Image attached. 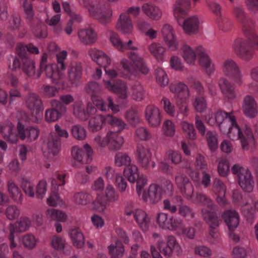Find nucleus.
I'll return each mask as SVG.
<instances>
[{
    "label": "nucleus",
    "mask_w": 258,
    "mask_h": 258,
    "mask_svg": "<svg viewBox=\"0 0 258 258\" xmlns=\"http://www.w3.org/2000/svg\"><path fill=\"white\" fill-rule=\"evenodd\" d=\"M217 124L220 130L226 133L232 140H239L243 151H252L256 147L252 129L248 125L241 128L232 112L218 111L215 114Z\"/></svg>",
    "instance_id": "f257e3e1"
},
{
    "label": "nucleus",
    "mask_w": 258,
    "mask_h": 258,
    "mask_svg": "<svg viewBox=\"0 0 258 258\" xmlns=\"http://www.w3.org/2000/svg\"><path fill=\"white\" fill-rule=\"evenodd\" d=\"M253 26L248 27L245 31L242 30L246 39L238 38L232 44V48L236 55L245 60L252 58L253 49L258 50V35L253 31Z\"/></svg>",
    "instance_id": "f03ea898"
},
{
    "label": "nucleus",
    "mask_w": 258,
    "mask_h": 258,
    "mask_svg": "<svg viewBox=\"0 0 258 258\" xmlns=\"http://www.w3.org/2000/svg\"><path fill=\"white\" fill-rule=\"evenodd\" d=\"M95 0H81L80 3L87 7L90 14L102 24L110 21L112 12L111 9L103 2L95 4Z\"/></svg>",
    "instance_id": "7ed1b4c3"
},
{
    "label": "nucleus",
    "mask_w": 258,
    "mask_h": 258,
    "mask_svg": "<svg viewBox=\"0 0 258 258\" xmlns=\"http://www.w3.org/2000/svg\"><path fill=\"white\" fill-rule=\"evenodd\" d=\"M88 54L90 58L98 65L105 69V72L108 77L114 79L118 76L117 72L114 69H107L110 66L111 60L110 58L103 51L95 48L89 49Z\"/></svg>",
    "instance_id": "20e7f679"
},
{
    "label": "nucleus",
    "mask_w": 258,
    "mask_h": 258,
    "mask_svg": "<svg viewBox=\"0 0 258 258\" xmlns=\"http://www.w3.org/2000/svg\"><path fill=\"white\" fill-rule=\"evenodd\" d=\"M231 171L233 174L238 176V183L241 188L245 191H251L253 187L254 181L250 171L238 164L234 165Z\"/></svg>",
    "instance_id": "39448f33"
},
{
    "label": "nucleus",
    "mask_w": 258,
    "mask_h": 258,
    "mask_svg": "<svg viewBox=\"0 0 258 258\" xmlns=\"http://www.w3.org/2000/svg\"><path fill=\"white\" fill-rule=\"evenodd\" d=\"M221 68L224 75L231 79L233 84L238 86L242 85V75L239 67L233 59L227 58L224 60Z\"/></svg>",
    "instance_id": "423d86ee"
},
{
    "label": "nucleus",
    "mask_w": 258,
    "mask_h": 258,
    "mask_svg": "<svg viewBox=\"0 0 258 258\" xmlns=\"http://www.w3.org/2000/svg\"><path fill=\"white\" fill-rule=\"evenodd\" d=\"M119 200V195L115 188L110 184L106 185L105 190V196H97L93 204L94 207L99 211H103L110 203H116Z\"/></svg>",
    "instance_id": "0eeeda50"
},
{
    "label": "nucleus",
    "mask_w": 258,
    "mask_h": 258,
    "mask_svg": "<svg viewBox=\"0 0 258 258\" xmlns=\"http://www.w3.org/2000/svg\"><path fill=\"white\" fill-rule=\"evenodd\" d=\"M157 223L159 227L164 230L176 231L180 230L182 226V220L174 218L173 216L165 213H160L156 218Z\"/></svg>",
    "instance_id": "6e6552de"
},
{
    "label": "nucleus",
    "mask_w": 258,
    "mask_h": 258,
    "mask_svg": "<svg viewBox=\"0 0 258 258\" xmlns=\"http://www.w3.org/2000/svg\"><path fill=\"white\" fill-rule=\"evenodd\" d=\"M51 108L47 109L45 113V119L47 122H55L60 119L67 112L66 106L56 99L50 101Z\"/></svg>",
    "instance_id": "1a4fd4ad"
},
{
    "label": "nucleus",
    "mask_w": 258,
    "mask_h": 258,
    "mask_svg": "<svg viewBox=\"0 0 258 258\" xmlns=\"http://www.w3.org/2000/svg\"><path fill=\"white\" fill-rule=\"evenodd\" d=\"M85 90L92 96L93 102L96 107L101 111H106L105 102L99 97L103 91L102 86L98 83L92 81L87 85Z\"/></svg>",
    "instance_id": "9d476101"
},
{
    "label": "nucleus",
    "mask_w": 258,
    "mask_h": 258,
    "mask_svg": "<svg viewBox=\"0 0 258 258\" xmlns=\"http://www.w3.org/2000/svg\"><path fill=\"white\" fill-rule=\"evenodd\" d=\"M164 244L163 240L158 241V248L163 255L167 257L171 256L173 253L179 254L182 252V248L173 236H168L166 240V245L163 246Z\"/></svg>",
    "instance_id": "9b49d317"
},
{
    "label": "nucleus",
    "mask_w": 258,
    "mask_h": 258,
    "mask_svg": "<svg viewBox=\"0 0 258 258\" xmlns=\"http://www.w3.org/2000/svg\"><path fill=\"white\" fill-rule=\"evenodd\" d=\"M175 182L182 195L187 199H190L194 189L188 177L183 173H178L175 176Z\"/></svg>",
    "instance_id": "f8f14e48"
},
{
    "label": "nucleus",
    "mask_w": 258,
    "mask_h": 258,
    "mask_svg": "<svg viewBox=\"0 0 258 258\" xmlns=\"http://www.w3.org/2000/svg\"><path fill=\"white\" fill-rule=\"evenodd\" d=\"M136 153L139 163L142 168L149 169L150 166L155 167V163L152 161V155L149 148L139 145L137 147Z\"/></svg>",
    "instance_id": "ddd939ff"
},
{
    "label": "nucleus",
    "mask_w": 258,
    "mask_h": 258,
    "mask_svg": "<svg viewBox=\"0 0 258 258\" xmlns=\"http://www.w3.org/2000/svg\"><path fill=\"white\" fill-rule=\"evenodd\" d=\"M26 105L32 115L37 118L40 114H42L43 107L41 99L39 96L34 93H30L25 100Z\"/></svg>",
    "instance_id": "4468645a"
},
{
    "label": "nucleus",
    "mask_w": 258,
    "mask_h": 258,
    "mask_svg": "<svg viewBox=\"0 0 258 258\" xmlns=\"http://www.w3.org/2000/svg\"><path fill=\"white\" fill-rule=\"evenodd\" d=\"M200 47H203V46L200 45L192 47L187 44H184L181 46L180 54L187 64L190 66L196 64L197 57L199 55V52L198 50Z\"/></svg>",
    "instance_id": "2eb2a0df"
},
{
    "label": "nucleus",
    "mask_w": 258,
    "mask_h": 258,
    "mask_svg": "<svg viewBox=\"0 0 258 258\" xmlns=\"http://www.w3.org/2000/svg\"><path fill=\"white\" fill-rule=\"evenodd\" d=\"M198 50L199 52L198 62L200 66L208 76H211L215 71L214 63L205 48L200 47Z\"/></svg>",
    "instance_id": "dca6fc26"
},
{
    "label": "nucleus",
    "mask_w": 258,
    "mask_h": 258,
    "mask_svg": "<svg viewBox=\"0 0 258 258\" xmlns=\"http://www.w3.org/2000/svg\"><path fill=\"white\" fill-rule=\"evenodd\" d=\"M162 197L161 187L155 183L150 185L148 190L143 192L142 200L148 203L155 204L158 203Z\"/></svg>",
    "instance_id": "f3484780"
},
{
    "label": "nucleus",
    "mask_w": 258,
    "mask_h": 258,
    "mask_svg": "<svg viewBox=\"0 0 258 258\" xmlns=\"http://www.w3.org/2000/svg\"><path fill=\"white\" fill-rule=\"evenodd\" d=\"M242 108L244 114L247 117L253 118L256 116L258 112V104L253 96L246 95L243 97Z\"/></svg>",
    "instance_id": "a211bd4d"
},
{
    "label": "nucleus",
    "mask_w": 258,
    "mask_h": 258,
    "mask_svg": "<svg viewBox=\"0 0 258 258\" xmlns=\"http://www.w3.org/2000/svg\"><path fill=\"white\" fill-rule=\"evenodd\" d=\"M145 119L149 125L152 127L159 126L161 124V117L159 109L153 105L147 106L144 111Z\"/></svg>",
    "instance_id": "6ab92c4d"
},
{
    "label": "nucleus",
    "mask_w": 258,
    "mask_h": 258,
    "mask_svg": "<svg viewBox=\"0 0 258 258\" xmlns=\"http://www.w3.org/2000/svg\"><path fill=\"white\" fill-rule=\"evenodd\" d=\"M1 133L4 139L11 144L17 143L20 138L18 128H16L13 124L10 121L7 122L2 126Z\"/></svg>",
    "instance_id": "aec40b11"
},
{
    "label": "nucleus",
    "mask_w": 258,
    "mask_h": 258,
    "mask_svg": "<svg viewBox=\"0 0 258 258\" xmlns=\"http://www.w3.org/2000/svg\"><path fill=\"white\" fill-rule=\"evenodd\" d=\"M78 36L80 42L85 45H91L97 39V34L91 28L81 29L78 31Z\"/></svg>",
    "instance_id": "412c9836"
},
{
    "label": "nucleus",
    "mask_w": 258,
    "mask_h": 258,
    "mask_svg": "<svg viewBox=\"0 0 258 258\" xmlns=\"http://www.w3.org/2000/svg\"><path fill=\"white\" fill-rule=\"evenodd\" d=\"M116 28L118 31L124 34H130L133 32L134 26L132 20L126 13H121Z\"/></svg>",
    "instance_id": "4be33fe9"
},
{
    "label": "nucleus",
    "mask_w": 258,
    "mask_h": 258,
    "mask_svg": "<svg viewBox=\"0 0 258 258\" xmlns=\"http://www.w3.org/2000/svg\"><path fill=\"white\" fill-rule=\"evenodd\" d=\"M141 9L143 13L152 20H159L162 17L163 14L161 10L152 3H144L142 5Z\"/></svg>",
    "instance_id": "5701e85b"
},
{
    "label": "nucleus",
    "mask_w": 258,
    "mask_h": 258,
    "mask_svg": "<svg viewBox=\"0 0 258 258\" xmlns=\"http://www.w3.org/2000/svg\"><path fill=\"white\" fill-rule=\"evenodd\" d=\"M74 115L81 120H86L90 114L95 111L93 107L88 105L86 107L81 102H76L73 106Z\"/></svg>",
    "instance_id": "b1692460"
},
{
    "label": "nucleus",
    "mask_w": 258,
    "mask_h": 258,
    "mask_svg": "<svg viewBox=\"0 0 258 258\" xmlns=\"http://www.w3.org/2000/svg\"><path fill=\"white\" fill-rule=\"evenodd\" d=\"M222 217L230 231H234L238 227L239 216L235 210H226L223 213Z\"/></svg>",
    "instance_id": "393cba45"
},
{
    "label": "nucleus",
    "mask_w": 258,
    "mask_h": 258,
    "mask_svg": "<svg viewBox=\"0 0 258 258\" xmlns=\"http://www.w3.org/2000/svg\"><path fill=\"white\" fill-rule=\"evenodd\" d=\"M191 7L189 0H177L173 5V12L174 17L179 19L186 16Z\"/></svg>",
    "instance_id": "a878e982"
},
{
    "label": "nucleus",
    "mask_w": 258,
    "mask_h": 258,
    "mask_svg": "<svg viewBox=\"0 0 258 258\" xmlns=\"http://www.w3.org/2000/svg\"><path fill=\"white\" fill-rule=\"evenodd\" d=\"M119 133L109 131L107 133L108 139V148L111 151H118L121 149L124 139L121 136L118 135Z\"/></svg>",
    "instance_id": "bb28decb"
},
{
    "label": "nucleus",
    "mask_w": 258,
    "mask_h": 258,
    "mask_svg": "<svg viewBox=\"0 0 258 258\" xmlns=\"http://www.w3.org/2000/svg\"><path fill=\"white\" fill-rule=\"evenodd\" d=\"M45 144L46 146L49 154L55 156L59 152L60 148V138L54 133L49 134L45 141Z\"/></svg>",
    "instance_id": "cd10ccee"
},
{
    "label": "nucleus",
    "mask_w": 258,
    "mask_h": 258,
    "mask_svg": "<svg viewBox=\"0 0 258 258\" xmlns=\"http://www.w3.org/2000/svg\"><path fill=\"white\" fill-rule=\"evenodd\" d=\"M170 91L175 94L176 100H188L190 94L187 86L183 83L172 84L170 86Z\"/></svg>",
    "instance_id": "c85d7f7f"
},
{
    "label": "nucleus",
    "mask_w": 258,
    "mask_h": 258,
    "mask_svg": "<svg viewBox=\"0 0 258 258\" xmlns=\"http://www.w3.org/2000/svg\"><path fill=\"white\" fill-rule=\"evenodd\" d=\"M7 192L13 201L18 204H21L24 196L20 188L12 180H10L7 183Z\"/></svg>",
    "instance_id": "c756f323"
},
{
    "label": "nucleus",
    "mask_w": 258,
    "mask_h": 258,
    "mask_svg": "<svg viewBox=\"0 0 258 258\" xmlns=\"http://www.w3.org/2000/svg\"><path fill=\"white\" fill-rule=\"evenodd\" d=\"M128 58L132 61L133 66L136 68L137 72L141 74L146 75L149 72V69L147 67L144 58L138 53L132 52L129 54Z\"/></svg>",
    "instance_id": "7c9ffc66"
},
{
    "label": "nucleus",
    "mask_w": 258,
    "mask_h": 258,
    "mask_svg": "<svg viewBox=\"0 0 258 258\" xmlns=\"http://www.w3.org/2000/svg\"><path fill=\"white\" fill-rule=\"evenodd\" d=\"M18 131L20 138L23 141L26 139L30 141L35 140L39 134V130L37 127H29L25 128L24 125L20 123H18Z\"/></svg>",
    "instance_id": "2f4dec72"
},
{
    "label": "nucleus",
    "mask_w": 258,
    "mask_h": 258,
    "mask_svg": "<svg viewBox=\"0 0 258 258\" xmlns=\"http://www.w3.org/2000/svg\"><path fill=\"white\" fill-rule=\"evenodd\" d=\"M199 19L196 16L185 19L181 26L184 33L189 35L197 33L199 29Z\"/></svg>",
    "instance_id": "473e14b6"
},
{
    "label": "nucleus",
    "mask_w": 258,
    "mask_h": 258,
    "mask_svg": "<svg viewBox=\"0 0 258 258\" xmlns=\"http://www.w3.org/2000/svg\"><path fill=\"white\" fill-rule=\"evenodd\" d=\"M45 74L54 84H58V81L63 76V71L57 69L55 64H48L43 67Z\"/></svg>",
    "instance_id": "72a5a7b5"
},
{
    "label": "nucleus",
    "mask_w": 258,
    "mask_h": 258,
    "mask_svg": "<svg viewBox=\"0 0 258 258\" xmlns=\"http://www.w3.org/2000/svg\"><path fill=\"white\" fill-rule=\"evenodd\" d=\"M203 219L209 228H218L220 220L216 213L212 210L203 208L202 210Z\"/></svg>",
    "instance_id": "f704fd0d"
},
{
    "label": "nucleus",
    "mask_w": 258,
    "mask_h": 258,
    "mask_svg": "<svg viewBox=\"0 0 258 258\" xmlns=\"http://www.w3.org/2000/svg\"><path fill=\"white\" fill-rule=\"evenodd\" d=\"M150 53L157 60L163 61L165 58L166 48L158 42H152L148 46Z\"/></svg>",
    "instance_id": "c9c22d12"
},
{
    "label": "nucleus",
    "mask_w": 258,
    "mask_h": 258,
    "mask_svg": "<svg viewBox=\"0 0 258 258\" xmlns=\"http://www.w3.org/2000/svg\"><path fill=\"white\" fill-rule=\"evenodd\" d=\"M134 217L142 230L146 231L148 229L150 219L144 211L141 209L136 210L134 212Z\"/></svg>",
    "instance_id": "e433bc0d"
},
{
    "label": "nucleus",
    "mask_w": 258,
    "mask_h": 258,
    "mask_svg": "<svg viewBox=\"0 0 258 258\" xmlns=\"http://www.w3.org/2000/svg\"><path fill=\"white\" fill-rule=\"evenodd\" d=\"M31 222L28 218H21L19 221L14 224H10L9 225L10 232L17 233L24 232L27 230L31 226Z\"/></svg>",
    "instance_id": "4c0bfd02"
},
{
    "label": "nucleus",
    "mask_w": 258,
    "mask_h": 258,
    "mask_svg": "<svg viewBox=\"0 0 258 258\" xmlns=\"http://www.w3.org/2000/svg\"><path fill=\"white\" fill-rule=\"evenodd\" d=\"M219 88L224 96L229 99H233L236 95L231 83L224 77L221 78L218 82Z\"/></svg>",
    "instance_id": "58836bf2"
},
{
    "label": "nucleus",
    "mask_w": 258,
    "mask_h": 258,
    "mask_svg": "<svg viewBox=\"0 0 258 258\" xmlns=\"http://www.w3.org/2000/svg\"><path fill=\"white\" fill-rule=\"evenodd\" d=\"M106 120V115H97L90 119L89 128L93 132L99 131L107 123Z\"/></svg>",
    "instance_id": "ea45409f"
},
{
    "label": "nucleus",
    "mask_w": 258,
    "mask_h": 258,
    "mask_svg": "<svg viewBox=\"0 0 258 258\" xmlns=\"http://www.w3.org/2000/svg\"><path fill=\"white\" fill-rule=\"evenodd\" d=\"M123 72L121 76L125 79H130L132 76H137L138 73L132 62L127 58H123L120 61Z\"/></svg>",
    "instance_id": "a19ab883"
},
{
    "label": "nucleus",
    "mask_w": 258,
    "mask_h": 258,
    "mask_svg": "<svg viewBox=\"0 0 258 258\" xmlns=\"http://www.w3.org/2000/svg\"><path fill=\"white\" fill-rule=\"evenodd\" d=\"M234 14L241 25L242 30L245 31L248 27L254 25V21L246 15L242 9L238 7L235 8Z\"/></svg>",
    "instance_id": "79ce46f5"
},
{
    "label": "nucleus",
    "mask_w": 258,
    "mask_h": 258,
    "mask_svg": "<svg viewBox=\"0 0 258 258\" xmlns=\"http://www.w3.org/2000/svg\"><path fill=\"white\" fill-rule=\"evenodd\" d=\"M107 123L112 127H117L116 132L121 133L124 130L128 128L127 124L121 118L110 114L106 115Z\"/></svg>",
    "instance_id": "37998d69"
},
{
    "label": "nucleus",
    "mask_w": 258,
    "mask_h": 258,
    "mask_svg": "<svg viewBox=\"0 0 258 258\" xmlns=\"http://www.w3.org/2000/svg\"><path fill=\"white\" fill-rule=\"evenodd\" d=\"M70 235L73 244L77 248H82L85 243L84 236L82 232L77 228L72 229L70 231Z\"/></svg>",
    "instance_id": "c03bdc74"
},
{
    "label": "nucleus",
    "mask_w": 258,
    "mask_h": 258,
    "mask_svg": "<svg viewBox=\"0 0 258 258\" xmlns=\"http://www.w3.org/2000/svg\"><path fill=\"white\" fill-rule=\"evenodd\" d=\"M131 94L133 99L142 101L145 97V90L139 82H136L131 86Z\"/></svg>",
    "instance_id": "a18cd8bd"
},
{
    "label": "nucleus",
    "mask_w": 258,
    "mask_h": 258,
    "mask_svg": "<svg viewBox=\"0 0 258 258\" xmlns=\"http://www.w3.org/2000/svg\"><path fill=\"white\" fill-rule=\"evenodd\" d=\"M69 78L73 83L79 80L82 74V67L80 62H74L69 71Z\"/></svg>",
    "instance_id": "49530a36"
},
{
    "label": "nucleus",
    "mask_w": 258,
    "mask_h": 258,
    "mask_svg": "<svg viewBox=\"0 0 258 258\" xmlns=\"http://www.w3.org/2000/svg\"><path fill=\"white\" fill-rule=\"evenodd\" d=\"M124 118L131 126H136L141 122V117L137 110L131 109L124 114Z\"/></svg>",
    "instance_id": "de8ad7c7"
},
{
    "label": "nucleus",
    "mask_w": 258,
    "mask_h": 258,
    "mask_svg": "<svg viewBox=\"0 0 258 258\" xmlns=\"http://www.w3.org/2000/svg\"><path fill=\"white\" fill-rule=\"evenodd\" d=\"M124 176L131 183H134L140 176L138 167L135 164H130L123 170Z\"/></svg>",
    "instance_id": "09e8293b"
},
{
    "label": "nucleus",
    "mask_w": 258,
    "mask_h": 258,
    "mask_svg": "<svg viewBox=\"0 0 258 258\" xmlns=\"http://www.w3.org/2000/svg\"><path fill=\"white\" fill-rule=\"evenodd\" d=\"M180 127L185 137L190 140L196 138V132L194 124L187 121H182L180 122Z\"/></svg>",
    "instance_id": "8fccbe9b"
},
{
    "label": "nucleus",
    "mask_w": 258,
    "mask_h": 258,
    "mask_svg": "<svg viewBox=\"0 0 258 258\" xmlns=\"http://www.w3.org/2000/svg\"><path fill=\"white\" fill-rule=\"evenodd\" d=\"M131 158L124 152H118L114 157V164L117 167L128 166L131 164Z\"/></svg>",
    "instance_id": "3c124183"
},
{
    "label": "nucleus",
    "mask_w": 258,
    "mask_h": 258,
    "mask_svg": "<svg viewBox=\"0 0 258 258\" xmlns=\"http://www.w3.org/2000/svg\"><path fill=\"white\" fill-rule=\"evenodd\" d=\"M114 93H115L119 98L123 99L127 98L129 92L126 83L121 80L117 81V86Z\"/></svg>",
    "instance_id": "603ef678"
},
{
    "label": "nucleus",
    "mask_w": 258,
    "mask_h": 258,
    "mask_svg": "<svg viewBox=\"0 0 258 258\" xmlns=\"http://www.w3.org/2000/svg\"><path fill=\"white\" fill-rule=\"evenodd\" d=\"M161 104L165 112L169 116L174 117L176 113L175 106L173 102L167 97H163Z\"/></svg>",
    "instance_id": "864d4df0"
},
{
    "label": "nucleus",
    "mask_w": 258,
    "mask_h": 258,
    "mask_svg": "<svg viewBox=\"0 0 258 258\" xmlns=\"http://www.w3.org/2000/svg\"><path fill=\"white\" fill-rule=\"evenodd\" d=\"M71 134L76 140L83 141L87 137V132L85 128L80 125L76 124L72 126Z\"/></svg>",
    "instance_id": "5fc2aeb1"
},
{
    "label": "nucleus",
    "mask_w": 258,
    "mask_h": 258,
    "mask_svg": "<svg viewBox=\"0 0 258 258\" xmlns=\"http://www.w3.org/2000/svg\"><path fill=\"white\" fill-rule=\"evenodd\" d=\"M165 157L167 160L174 165H178L182 162V155L177 150L172 149L167 150L165 153Z\"/></svg>",
    "instance_id": "6e6d98bb"
},
{
    "label": "nucleus",
    "mask_w": 258,
    "mask_h": 258,
    "mask_svg": "<svg viewBox=\"0 0 258 258\" xmlns=\"http://www.w3.org/2000/svg\"><path fill=\"white\" fill-rule=\"evenodd\" d=\"M108 249L111 258H119L122 256L124 251L123 245L119 241L116 242L115 245H110Z\"/></svg>",
    "instance_id": "4d7b16f0"
},
{
    "label": "nucleus",
    "mask_w": 258,
    "mask_h": 258,
    "mask_svg": "<svg viewBox=\"0 0 258 258\" xmlns=\"http://www.w3.org/2000/svg\"><path fill=\"white\" fill-rule=\"evenodd\" d=\"M135 137L139 140L147 141L151 139L152 134L147 128L140 126L136 128Z\"/></svg>",
    "instance_id": "13d9d810"
},
{
    "label": "nucleus",
    "mask_w": 258,
    "mask_h": 258,
    "mask_svg": "<svg viewBox=\"0 0 258 258\" xmlns=\"http://www.w3.org/2000/svg\"><path fill=\"white\" fill-rule=\"evenodd\" d=\"M207 102L205 98L201 95L195 97L192 102V106L195 110L198 112L202 113L207 108Z\"/></svg>",
    "instance_id": "bf43d9fd"
},
{
    "label": "nucleus",
    "mask_w": 258,
    "mask_h": 258,
    "mask_svg": "<svg viewBox=\"0 0 258 258\" xmlns=\"http://www.w3.org/2000/svg\"><path fill=\"white\" fill-rule=\"evenodd\" d=\"M21 185L27 196L30 198H34L35 197L34 185L32 182L26 179H23Z\"/></svg>",
    "instance_id": "052dcab7"
},
{
    "label": "nucleus",
    "mask_w": 258,
    "mask_h": 258,
    "mask_svg": "<svg viewBox=\"0 0 258 258\" xmlns=\"http://www.w3.org/2000/svg\"><path fill=\"white\" fill-rule=\"evenodd\" d=\"M208 146L212 152H214L218 148V139L216 132L208 131L206 134Z\"/></svg>",
    "instance_id": "680f3d73"
},
{
    "label": "nucleus",
    "mask_w": 258,
    "mask_h": 258,
    "mask_svg": "<svg viewBox=\"0 0 258 258\" xmlns=\"http://www.w3.org/2000/svg\"><path fill=\"white\" fill-rule=\"evenodd\" d=\"M165 44L171 51H176L178 47V42L175 34L163 37Z\"/></svg>",
    "instance_id": "e2e57ef3"
},
{
    "label": "nucleus",
    "mask_w": 258,
    "mask_h": 258,
    "mask_svg": "<svg viewBox=\"0 0 258 258\" xmlns=\"http://www.w3.org/2000/svg\"><path fill=\"white\" fill-rule=\"evenodd\" d=\"M162 128L165 136L172 137L175 134V125L171 120L168 119L165 121L163 124Z\"/></svg>",
    "instance_id": "0e129e2a"
},
{
    "label": "nucleus",
    "mask_w": 258,
    "mask_h": 258,
    "mask_svg": "<svg viewBox=\"0 0 258 258\" xmlns=\"http://www.w3.org/2000/svg\"><path fill=\"white\" fill-rule=\"evenodd\" d=\"M47 204L52 207L62 206L64 205V202L59 197L58 194L52 191L50 193L46 200Z\"/></svg>",
    "instance_id": "69168bd1"
},
{
    "label": "nucleus",
    "mask_w": 258,
    "mask_h": 258,
    "mask_svg": "<svg viewBox=\"0 0 258 258\" xmlns=\"http://www.w3.org/2000/svg\"><path fill=\"white\" fill-rule=\"evenodd\" d=\"M22 241L25 247L28 249H32L36 247L38 240L34 235L27 234L23 237Z\"/></svg>",
    "instance_id": "338daca9"
},
{
    "label": "nucleus",
    "mask_w": 258,
    "mask_h": 258,
    "mask_svg": "<svg viewBox=\"0 0 258 258\" xmlns=\"http://www.w3.org/2000/svg\"><path fill=\"white\" fill-rule=\"evenodd\" d=\"M51 245L55 250L62 251L66 247V241L62 238L54 235L52 237Z\"/></svg>",
    "instance_id": "774afa93"
}]
</instances>
